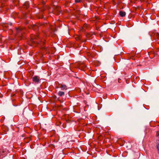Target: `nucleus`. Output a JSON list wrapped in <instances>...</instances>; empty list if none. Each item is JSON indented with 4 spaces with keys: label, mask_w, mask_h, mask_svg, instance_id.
<instances>
[{
    "label": "nucleus",
    "mask_w": 159,
    "mask_h": 159,
    "mask_svg": "<svg viewBox=\"0 0 159 159\" xmlns=\"http://www.w3.org/2000/svg\"><path fill=\"white\" fill-rule=\"evenodd\" d=\"M32 80L34 83H38L40 81V77L37 75L35 76L32 78Z\"/></svg>",
    "instance_id": "1"
},
{
    "label": "nucleus",
    "mask_w": 159,
    "mask_h": 159,
    "mask_svg": "<svg viewBox=\"0 0 159 159\" xmlns=\"http://www.w3.org/2000/svg\"><path fill=\"white\" fill-rule=\"evenodd\" d=\"M16 30L17 35L18 34L19 36H21L23 32V30L20 28H16Z\"/></svg>",
    "instance_id": "2"
},
{
    "label": "nucleus",
    "mask_w": 159,
    "mask_h": 159,
    "mask_svg": "<svg viewBox=\"0 0 159 159\" xmlns=\"http://www.w3.org/2000/svg\"><path fill=\"white\" fill-rule=\"evenodd\" d=\"M59 87L61 88L62 90H66L67 89V86L64 84H59Z\"/></svg>",
    "instance_id": "3"
},
{
    "label": "nucleus",
    "mask_w": 159,
    "mask_h": 159,
    "mask_svg": "<svg viewBox=\"0 0 159 159\" xmlns=\"http://www.w3.org/2000/svg\"><path fill=\"white\" fill-rule=\"evenodd\" d=\"M119 14L120 16L123 17L125 15V13L124 11H120L119 12Z\"/></svg>",
    "instance_id": "4"
},
{
    "label": "nucleus",
    "mask_w": 159,
    "mask_h": 159,
    "mask_svg": "<svg viewBox=\"0 0 159 159\" xmlns=\"http://www.w3.org/2000/svg\"><path fill=\"white\" fill-rule=\"evenodd\" d=\"M58 94L60 96H62L64 95L65 93L63 92L59 91L58 93Z\"/></svg>",
    "instance_id": "5"
},
{
    "label": "nucleus",
    "mask_w": 159,
    "mask_h": 159,
    "mask_svg": "<svg viewBox=\"0 0 159 159\" xmlns=\"http://www.w3.org/2000/svg\"><path fill=\"white\" fill-rule=\"evenodd\" d=\"M60 7H57L56 8L55 10H54V12H55L57 11V14H58L60 12Z\"/></svg>",
    "instance_id": "6"
},
{
    "label": "nucleus",
    "mask_w": 159,
    "mask_h": 159,
    "mask_svg": "<svg viewBox=\"0 0 159 159\" xmlns=\"http://www.w3.org/2000/svg\"><path fill=\"white\" fill-rule=\"evenodd\" d=\"M80 68H82L81 70H84V69L86 67V65H84V64H82L80 66Z\"/></svg>",
    "instance_id": "7"
},
{
    "label": "nucleus",
    "mask_w": 159,
    "mask_h": 159,
    "mask_svg": "<svg viewBox=\"0 0 159 159\" xmlns=\"http://www.w3.org/2000/svg\"><path fill=\"white\" fill-rule=\"evenodd\" d=\"M31 38L32 39H37L38 38V36L37 35H33L31 36Z\"/></svg>",
    "instance_id": "8"
},
{
    "label": "nucleus",
    "mask_w": 159,
    "mask_h": 159,
    "mask_svg": "<svg viewBox=\"0 0 159 159\" xmlns=\"http://www.w3.org/2000/svg\"><path fill=\"white\" fill-rule=\"evenodd\" d=\"M24 8H27L29 7V4L28 2H25L24 6Z\"/></svg>",
    "instance_id": "9"
},
{
    "label": "nucleus",
    "mask_w": 159,
    "mask_h": 159,
    "mask_svg": "<svg viewBox=\"0 0 159 159\" xmlns=\"http://www.w3.org/2000/svg\"><path fill=\"white\" fill-rule=\"evenodd\" d=\"M39 28L38 26L35 25H33V29L34 30H37Z\"/></svg>",
    "instance_id": "10"
},
{
    "label": "nucleus",
    "mask_w": 159,
    "mask_h": 159,
    "mask_svg": "<svg viewBox=\"0 0 159 159\" xmlns=\"http://www.w3.org/2000/svg\"><path fill=\"white\" fill-rule=\"evenodd\" d=\"M75 1L76 3H79L81 2L82 1V0H75Z\"/></svg>",
    "instance_id": "11"
},
{
    "label": "nucleus",
    "mask_w": 159,
    "mask_h": 159,
    "mask_svg": "<svg viewBox=\"0 0 159 159\" xmlns=\"http://www.w3.org/2000/svg\"><path fill=\"white\" fill-rule=\"evenodd\" d=\"M157 148L158 151V153H159V144L157 145Z\"/></svg>",
    "instance_id": "12"
},
{
    "label": "nucleus",
    "mask_w": 159,
    "mask_h": 159,
    "mask_svg": "<svg viewBox=\"0 0 159 159\" xmlns=\"http://www.w3.org/2000/svg\"><path fill=\"white\" fill-rule=\"evenodd\" d=\"M4 152V151L3 150H1L0 151V153L2 154V155H3V153Z\"/></svg>",
    "instance_id": "13"
},
{
    "label": "nucleus",
    "mask_w": 159,
    "mask_h": 159,
    "mask_svg": "<svg viewBox=\"0 0 159 159\" xmlns=\"http://www.w3.org/2000/svg\"><path fill=\"white\" fill-rule=\"evenodd\" d=\"M44 48L45 49H46V50H48V48H46H46Z\"/></svg>",
    "instance_id": "14"
},
{
    "label": "nucleus",
    "mask_w": 159,
    "mask_h": 159,
    "mask_svg": "<svg viewBox=\"0 0 159 159\" xmlns=\"http://www.w3.org/2000/svg\"><path fill=\"white\" fill-rule=\"evenodd\" d=\"M156 35H157H157H159V34H158L157 33V34H156Z\"/></svg>",
    "instance_id": "15"
},
{
    "label": "nucleus",
    "mask_w": 159,
    "mask_h": 159,
    "mask_svg": "<svg viewBox=\"0 0 159 159\" xmlns=\"http://www.w3.org/2000/svg\"><path fill=\"white\" fill-rule=\"evenodd\" d=\"M2 155V154L0 153V156Z\"/></svg>",
    "instance_id": "16"
},
{
    "label": "nucleus",
    "mask_w": 159,
    "mask_h": 159,
    "mask_svg": "<svg viewBox=\"0 0 159 159\" xmlns=\"http://www.w3.org/2000/svg\"><path fill=\"white\" fill-rule=\"evenodd\" d=\"M158 54H159V50L158 52Z\"/></svg>",
    "instance_id": "17"
},
{
    "label": "nucleus",
    "mask_w": 159,
    "mask_h": 159,
    "mask_svg": "<svg viewBox=\"0 0 159 159\" xmlns=\"http://www.w3.org/2000/svg\"><path fill=\"white\" fill-rule=\"evenodd\" d=\"M32 41L33 42H34V41L33 40H32Z\"/></svg>",
    "instance_id": "18"
},
{
    "label": "nucleus",
    "mask_w": 159,
    "mask_h": 159,
    "mask_svg": "<svg viewBox=\"0 0 159 159\" xmlns=\"http://www.w3.org/2000/svg\"><path fill=\"white\" fill-rule=\"evenodd\" d=\"M51 29H52V27L51 28Z\"/></svg>",
    "instance_id": "19"
}]
</instances>
